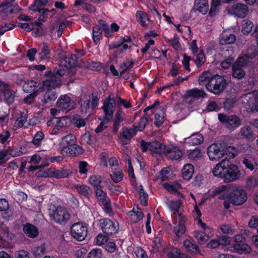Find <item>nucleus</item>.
Here are the masks:
<instances>
[{
	"mask_svg": "<svg viewBox=\"0 0 258 258\" xmlns=\"http://www.w3.org/2000/svg\"><path fill=\"white\" fill-rule=\"evenodd\" d=\"M102 34V30L98 26H95L93 29V40L96 43L97 41H99Z\"/></svg>",
	"mask_w": 258,
	"mask_h": 258,
	"instance_id": "de8ad7c7",
	"label": "nucleus"
},
{
	"mask_svg": "<svg viewBox=\"0 0 258 258\" xmlns=\"http://www.w3.org/2000/svg\"><path fill=\"white\" fill-rule=\"evenodd\" d=\"M232 77L238 80L241 79L245 76V72L242 67L233 64L232 66Z\"/></svg>",
	"mask_w": 258,
	"mask_h": 258,
	"instance_id": "cd10ccee",
	"label": "nucleus"
},
{
	"mask_svg": "<svg viewBox=\"0 0 258 258\" xmlns=\"http://www.w3.org/2000/svg\"><path fill=\"white\" fill-rule=\"evenodd\" d=\"M253 27V24L248 19L244 20L242 23V33L244 34H249Z\"/></svg>",
	"mask_w": 258,
	"mask_h": 258,
	"instance_id": "f704fd0d",
	"label": "nucleus"
},
{
	"mask_svg": "<svg viewBox=\"0 0 258 258\" xmlns=\"http://www.w3.org/2000/svg\"><path fill=\"white\" fill-rule=\"evenodd\" d=\"M85 100H84L83 103L81 106V111L82 113H86L89 108L90 102V96H85Z\"/></svg>",
	"mask_w": 258,
	"mask_h": 258,
	"instance_id": "8fccbe9b",
	"label": "nucleus"
},
{
	"mask_svg": "<svg viewBox=\"0 0 258 258\" xmlns=\"http://www.w3.org/2000/svg\"><path fill=\"white\" fill-rule=\"evenodd\" d=\"M227 83L223 76L218 75L212 77L206 84V89L216 95H219L226 88Z\"/></svg>",
	"mask_w": 258,
	"mask_h": 258,
	"instance_id": "f03ea898",
	"label": "nucleus"
},
{
	"mask_svg": "<svg viewBox=\"0 0 258 258\" xmlns=\"http://www.w3.org/2000/svg\"><path fill=\"white\" fill-rule=\"evenodd\" d=\"M217 239L220 245H227L229 244L231 241L230 238L225 235L219 236L217 237Z\"/></svg>",
	"mask_w": 258,
	"mask_h": 258,
	"instance_id": "052dcab7",
	"label": "nucleus"
},
{
	"mask_svg": "<svg viewBox=\"0 0 258 258\" xmlns=\"http://www.w3.org/2000/svg\"><path fill=\"white\" fill-rule=\"evenodd\" d=\"M236 40V36L232 33L224 32L219 40V44L222 45L233 44Z\"/></svg>",
	"mask_w": 258,
	"mask_h": 258,
	"instance_id": "5701e85b",
	"label": "nucleus"
},
{
	"mask_svg": "<svg viewBox=\"0 0 258 258\" xmlns=\"http://www.w3.org/2000/svg\"><path fill=\"white\" fill-rule=\"evenodd\" d=\"M4 91L5 100L8 104L13 103L16 97V92L10 89H5Z\"/></svg>",
	"mask_w": 258,
	"mask_h": 258,
	"instance_id": "c756f323",
	"label": "nucleus"
},
{
	"mask_svg": "<svg viewBox=\"0 0 258 258\" xmlns=\"http://www.w3.org/2000/svg\"><path fill=\"white\" fill-rule=\"evenodd\" d=\"M51 217L56 223L64 224L70 219V214L66 208L59 206L53 211Z\"/></svg>",
	"mask_w": 258,
	"mask_h": 258,
	"instance_id": "1a4fd4ad",
	"label": "nucleus"
},
{
	"mask_svg": "<svg viewBox=\"0 0 258 258\" xmlns=\"http://www.w3.org/2000/svg\"><path fill=\"white\" fill-rule=\"evenodd\" d=\"M242 162L245 167L250 170H253L254 169V166L257 165L256 162L253 160L247 158H244Z\"/></svg>",
	"mask_w": 258,
	"mask_h": 258,
	"instance_id": "5fc2aeb1",
	"label": "nucleus"
},
{
	"mask_svg": "<svg viewBox=\"0 0 258 258\" xmlns=\"http://www.w3.org/2000/svg\"><path fill=\"white\" fill-rule=\"evenodd\" d=\"M130 213L132 220L135 223L141 220L143 217V214L139 208H137V211H135L134 209Z\"/></svg>",
	"mask_w": 258,
	"mask_h": 258,
	"instance_id": "e433bc0d",
	"label": "nucleus"
},
{
	"mask_svg": "<svg viewBox=\"0 0 258 258\" xmlns=\"http://www.w3.org/2000/svg\"><path fill=\"white\" fill-rule=\"evenodd\" d=\"M22 148L12 147L9 148L7 151H8V154H9L12 157L19 156L22 154L23 152L21 151Z\"/></svg>",
	"mask_w": 258,
	"mask_h": 258,
	"instance_id": "09e8293b",
	"label": "nucleus"
},
{
	"mask_svg": "<svg viewBox=\"0 0 258 258\" xmlns=\"http://www.w3.org/2000/svg\"><path fill=\"white\" fill-rule=\"evenodd\" d=\"M103 232L107 235H112L117 232L119 224L115 223L109 219H102L99 221Z\"/></svg>",
	"mask_w": 258,
	"mask_h": 258,
	"instance_id": "9d476101",
	"label": "nucleus"
},
{
	"mask_svg": "<svg viewBox=\"0 0 258 258\" xmlns=\"http://www.w3.org/2000/svg\"><path fill=\"white\" fill-rule=\"evenodd\" d=\"M62 67L59 65L58 68H55L53 72L49 71L48 73V75L50 77L49 79H47L46 80H59L60 81V85L61 84V80L60 78L62 77L66 73L64 69H61Z\"/></svg>",
	"mask_w": 258,
	"mask_h": 258,
	"instance_id": "4be33fe9",
	"label": "nucleus"
},
{
	"mask_svg": "<svg viewBox=\"0 0 258 258\" xmlns=\"http://www.w3.org/2000/svg\"><path fill=\"white\" fill-rule=\"evenodd\" d=\"M234 250L239 253H248L251 250V248L248 244L244 242L236 243L233 245Z\"/></svg>",
	"mask_w": 258,
	"mask_h": 258,
	"instance_id": "393cba45",
	"label": "nucleus"
},
{
	"mask_svg": "<svg viewBox=\"0 0 258 258\" xmlns=\"http://www.w3.org/2000/svg\"><path fill=\"white\" fill-rule=\"evenodd\" d=\"M44 137V135L41 132H38L35 135L32 143L36 146H39Z\"/></svg>",
	"mask_w": 258,
	"mask_h": 258,
	"instance_id": "680f3d73",
	"label": "nucleus"
},
{
	"mask_svg": "<svg viewBox=\"0 0 258 258\" xmlns=\"http://www.w3.org/2000/svg\"><path fill=\"white\" fill-rule=\"evenodd\" d=\"M76 142V138L73 134H69L62 138V141L60 143V145L62 147V149L61 150V153L63 152L66 151V152L68 151V149L69 148V146L71 147L74 144H75Z\"/></svg>",
	"mask_w": 258,
	"mask_h": 258,
	"instance_id": "f3484780",
	"label": "nucleus"
},
{
	"mask_svg": "<svg viewBox=\"0 0 258 258\" xmlns=\"http://www.w3.org/2000/svg\"><path fill=\"white\" fill-rule=\"evenodd\" d=\"M27 114L24 112L21 113V116L17 120V126L19 127H22L27 120Z\"/></svg>",
	"mask_w": 258,
	"mask_h": 258,
	"instance_id": "e2e57ef3",
	"label": "nucleus"
},
{
	"mask_svg": "<svg viewBox=\"0 0 258 258\" xmlns=\"http://www.w3.org/2000/svg\"><path fill=\"white\" fill-rule=\"evenodd\" d=\"M137 130L123 127L120 133V139L123 145L128 144L133 136L136 134Z\"/></svg>",
	"mask_w": 258,
	"mask_h": 258,
	"instance_id": "4468645a",
	"label": "nucleus"
},
{
	"mask_svg": "<svg viewBox=\"0 0 258 258\" xmlns=\"http://www.w3.org/2000/svg\"><path fill=\"white\" fill-rule=\"evenodd\" d=\"M110 176L114 182L117 183L122 179L123 173L119 171L114 172L112 174L110 175Z\"/></svg>",
	"mask_w": 258,
	"mask_h": 258,
	"instance_id": "69168bd1",
	"label": "nucleus"
},
{
	"mask_svg": "<svg viewBox=\"0 0 258 258\" xmlns=\"http://www.w3.org/2000/svg\"><path fill=\"white\" fill-rule=\"evenodd\" d=\"M187 153L188 158L190 160H195L198 159L202 156L201 150L198 148H196L194 150L187 151Z\"/></svg>",
	"mask_w": 258,
	"mask_h": 258,
	"instance_id": "72a5a7b5",
	"label": "nucleus"
},
{
	"mask_svg": "<svg viewBox=\"0 0 258 258\" xmlns=\"http://www.w3.org/2000/svg\"><path fill=\"white\" fill-rule=\"evenodd\" d=\"M112 95H110L108 97L103 100V105L102 107L105 115L104 117L110 119L112 116L116 105L115 98L111 97Z\"/></svg>",
	"mask_w": 258,
	"mask_h": 258,
	"instance_id": "9b49d317",
	"label": "nucleus"
},
{
	"mask_svg": "<svg viewBox=\"0 0 258 258\" xmlns=\"http://www.w3.org/2000/svg\"><path fill=\"white\" fill-rule=\"evenodd\" d=\"M160 174L162 181H165L168 179L170 176V169L168 167L163 168L160 171Z\"/></svg>",
	"mask_w": 258,
	"mask_h": 258,
	"instance_id": "338daca9",
	"label": "nucleus"
},
{
	"mask_svg": "<svg viewBox=\"0 0 258 258\" xmlns=\"http://www.w3.org/2000/svg\"><path fill=\"white\" fill-rule=\"evenodd\" d=\"M102 255L101 251L99 249H93L88 254L89 258H101Z\"/></svg>",
	"mask_w": 258,
	"mask_h": 258,
	"instance_id": "774afa93",
	"label": "nucleus"
},
{
	"mask_svg": "<svg viewBox=\"0 0 258 258\" xmlns=\"http://www.w3.org/2000/svg\"><path fill=\"white\" fill-rule=\"evenodd\" d=\"M249 58V56L246 54L244 56L239 57L234 64L237 65V66L242 68L248 64V58Z\"/></svg>",
	"mask_w": 258,
	"mask_h": 258,
	"instance_id": "a18cd8bd",
	"label": "nucleus"
},
{
	"mask_svg": "<svg viewBox=\"0 0 258 258\" xmlns=\"http://www.w3.org/2000/svg\"><path fill=\"white\" fill-rule=\"evenodd\" d=\"M148 122V115L146 113L145 116L142 117L139 122V125L134 127V129H136L138 131H143L145 128L147 123Z\"/></svg>",
	"mask_w": 258,
	"mask_h": 258,
	"instance_id": "58836bf2",
	"label": "nucleus"
},
{
	"mask_svg": "<svg viewBox=\"0 0 258 258\" xmlns=\"http://www.w3.org/2000/svg\"><path fill=\"white\" fill-rule=\"evenodd\" d=\"M60 86L59 80H45L43 82L42 89L46 91L42 99V105L50 104L57 98V94L54 90Z\"/></svg>",
	"mask_w": 258,
	"mask_h": 258,
	"instance_id": "f257e3e1",
	"label": "nucleus"
},
{
	"mask_svg": "<svg viewBox=\"0 0 258 258\" xmlns=\"http://www.w3.org/2000/svg\"><path fill=\"white\" fill-rule=\"evenodd\" d=\"M243 139L249 142H253L255 140L254 134L249 126H244L242 127L239 134Z\"/></svg>",
	"mask_w": 258,
	"mask_h": 258,
	"instance_id": "aec40b11",
	"label": "nucleus"
},
{
	"mask_svg": "<svg viewBox=\"0 0 258 258\" xmlns=\"http://www.w3.org/2000/svg\"><path fill=\"white\" fill-rule=\"evenodd\" d=\"M134 64V62L133 61L128 60L125 62H123L120 66V68L122 69V71L120 72V75H123L125 72L130 70L133 67Z\"/></svg>",
	"mask_w": 258,
	"mask_h": 258,
	"instance_id": "49530a36",
	"label": "nucleus"
},
{
	"mask_svg": "<svg viewBox=\"0 0 258 258\" xmlns=\"http://www.w3.org/2000/svg\"><path fill=\"white\" fill-rule=\"evenodd\" d=\"M89 182L93 185L95 188L101 187L100 184L101 182V180L100 177H97L95 175L91 176L89 178Z\"/></svg>",
	"mask_w": 258,
	"mask_h": 258,
	"instance_id": "6e6d98bb",
	"label": "nucleus"
},
{
	"mask_svg": "<svg viewBox=\"0 0 258 258\" xmlns=\"http://www.w3.org/2000/svg\"><path fill=\"white\" fill-rule=\"evenodd\" d=\"M246 186L249 188H255L258 184V180L254 177H250L246 180Z\"/></svg>",
	"mask_w": 258,
	"mask_h": 258,
	"instance_id": "603ef678",
	"label": "nucleus"
},
{
	"mask_svg": "<svg viewBox=\"0 0 258 258\" xmlns=\"http://www.w3.org/2000/svg\"><path fill=\"white\" fill-rule=\"evenodd\" d=\"M224 143H214L210 145L207 149L209 159L212 160H218L225 155Z\"/></svg>",
	"mask_w": 258,
	"mask_h": 258,
	"instance_id": "423d86ee",
	"label": "nucleus"
},
{
	"mask_svg": "<svg viewBox=\"0 0 258 258\" xmlns=\"http://www.w3.org/2000/svg\"><path fill=\"white\" fill-rule=\"evenodd\" d=\"M227 160H228L225 159L222 160L213 169L212 173L215 176L221 177L223 179V174L225 171Z\"/></svg>",
	"mask_w": 258,
	"mask_h": 258,
	"instance_id": "a211bd4d",
	"label": "nucleus"
},
{
	"mask_svg": "<svg viewBox=\"0 0 258 258\" xmlns=\"http://www.w3.org/2000/svg\"><path fill=\"white\" fill-rule=\"evenodd\" d=\"M195 11H198L203 14L207 13L209 10V5L207 0H195L194 8Z\"/></svg>",
	"mask_w": 258,
	"mask_h": 258,
	"instance_id": "b1692460",
	"label": "nucleus"
},
{
	"mask_svg": "<svg viewBox=\"0 0 258 258\" xmlns=\"http://www.w3.org/2000/svg\"><path fill=\"white\" fill-rule=\"evenodd\" d=\"M56 106L59 110L69 111L73 108L71 98L67 95L59 97L57 101Z\"/></svg>",
	"mask_w": 258,
	"mask_h": 258,
	"instance_id": "ddd939ff",
	"label": "nucleus"
},
{
	"mask_svg": "<svg viewBox=\"0 0 258 258\" xmlns=\"http://www.w3.org/2000/svg\"><path fill=\"white\" fill-rule=\"evenodd\" d=\"M185 96L188 97L199 98L200 97L204 98L207 96V94L203 90L194 88L187 90L186 92Z\"/></svg>",
	"mask_w": 258,
	"mask_h": 258,
	"instance_id": "a878e982",
	"label": "nucleus"
},
{
	"mask_svg": "<svg viewBox=\"0 0 258 258\" xmlns=\"http://www.w3.org/2000/svg\"><path fill=\"white\" fill-rule=\"evenodd\" d=\"M48 173L49 177L59 179L69 177L72 172L70 170H57L55 168H50L48 169Z\"/></svg>",
	"mask_w": 258,
	"mask_h": 258,
	"instance_id": "2eb2a0df",
	"label": "nucleus"
},
{
	"mask_svg": "<svg viewBox=\"0 0 258 258\" xmlns=\"http://www.w3.org/2000/svg\"><path fill=\"white\" fill-rule=\"evenodd\" d=\"M237 101V100L235 97H229L226 98L223 102L224 108L227 110L230 109L233 107Z\"/></svg>",
	"mask_w": 258,
	"mask_h": 258,
	"instance_id": "c9c22d12",
	"label": "nucleus"
},
{
	"mask_svg": "<svg viewBox=\"0 0 258 258\" xmlns=\"http://www.w3.org/2000/svg\"><path fill=\"white\" fill-rule=\"evenodd\" d=\"M38 93H39V91L38 90L34 91L33 93L29 94V95H28L27 97H26L24 98V102L26 103L29 104H31L33 103L34 101V99H35V97H36L38 95Z\"/></svg>",
	"mask_w": 258,
	"mask_h": 258,
	"instance_id": "864d4df0",
	"label": "nucleus"
},
{
	"mask_svg": "<svg viewBox=\"0 0 258 258\" xmlns=\"http://www.w3.org/2000/svg\"><path fill=\"white\" fill-rule=\"evenodd\" d=\"M136 18L142 26L146 27L148 26L146 22H149V19L147 13L141 11H138L136 13Z\"/></svg>",
	"mask_w": 258,
	"mask_h": 258,
	"instance_id": "c85d7f7f",
	"label": "nucleus"
},
{
	"mask_svg": "<svg viewBox=\"0 0 258 258\" xmlns=\"http://www.w3.org/2000/svg\"><path fill=\"white\" fill-rule=\"evenodd\" d=\"M227 11L229 15L235 17L244 18L248 14L249 10L246 5L241 3H236L227 9Z\"/></svg>",
	"mask_w": 258,
	"mask_h": 258,
	"instance_id": "6e6552de",
	"label": "nucleus"
},
{
	"mask_svg": "<svg viewBox=\"0 0 258 258\" xmlns=\"http://www.w3.org/2000/svg\"><path fill=\"white\" fill-rule=\"evenodd\" d=\"M166 147V146L164 144L155 140L150 142L149 151L153 153L158 154H163Z\"/></svg>",
	"mask_w": 258,
	"mask_h": 258,
	"instance_id": "6ab92c4d",
	"label": "nucleus"
},
{
	"mask_svg": "<svg viewBox=\"0 0 258 258\" xmlns=\"http://www.w3.org/2000/svg\"><path fill=\"white\" fill-rule=\"evenodd\" d=\"M180 205L181 202L180 201L176 202L171 201L169 203L168 206L174 213H176L178 212Z\"/></svg>",
	"mask_w": 258,
	"mask_h": 258,
	"instance_id": "3c124183",
	"label": "nucleus"
},
{
	"mask_svg": "<svg viewBox=\"0 0 258 258\" xmlns=\"http://www.w3.org/2000/svg\"><path fill=\"white\" fill-rule=\"evenodd\" d=\"M67 61H69V67L75 68L76 67H81L78 62V57L76 55H71V56L66 57Z\"/></svg>",
	"mask_w": 258,
	"mask_h": 258,
	"instance_id": "a19ab883",
	"label": "nucleus"
},
{
	"mask_svg": "<svg viewBox=\"0 0 258 258\" xmlns=\"http://www.w3.org/2000/svg\"><path fill=\"white\" fill-rule=\"evenodd\" d=\"M75 188L76 189L77 191L81 195L87 196H88L89 193L91 192V189L89 187L87 186V185H76L75 186Z\"/></svg>",
	"mask_w": 258,
	"mask_h": 258,
	"instance_id": "79ce46f5",
	"label": "nucleus"
},
{
	"mask_svg": "<svg viewBox=\"0 0 258 258\" xmlns=\"http://www.w3.org/2000/svg\"><path fill=\"white\" fill-rule=\"evenodd\" d=\"M173 231L176 236L180 237L185 233V227L183 223H178Z\"/></svg>",
	"mask_w": 258,
	"mask_h": 258,
	"instance_id": "c03bdc74",
	"label": "nucleus"
},
{
	"mask_svg": "<svg viewBox=\"0 0 258 258\" xmlns=\"http://www.w3.org/2000/svg\"><path fill=\"white\" fill-rule=\"evenodd\" d=\"M38 87V83L33 80H28L23 86V90L27 93L34 91Z\"/></svg>",
	"mask_w": 258,
	"mask_h": 258,
	"instance_id": "2f4dec72",
	"label": "nucleus"
},
{
	"mask_svg": "<svg viewBox=\"0 0 258 258\" xmlns=\"http://www.w3.org/2000/svg\"><path fill=\"white\" fill-rule=\"evenodd\" d=\"M225 151V155H227L231 158H234L237 155V150L234 147L226 146L224 144V149Z\"/></svg>",
	"mask_w": 258,
	"mask_h": 258,
	"instance_id": "37998d69",
	"label": "nucleus"
},
{
	"mask_svg": "<svg viewBox=\"0 0 258 258\" xmlns=\"http://www.w3.org/2000/svg\"><path fill=\"white\" fill-rule=\"evenodd\" d=\"M244 103L251 112H258V90L249 92L242 96Z\"/></svg>",
	"mask_w": 258,
	"mask_h": 258,
	"instance_id": "0eeeda50",
	"label": "nucleus"
},
{
	"mask_svg": "<svg viewBox=\"0 0 258 258\" xmlns=\"http://www.w3.org/2000/svg\"><path fill=\"white\" fill-rule=\"evenodd\" d=\"M72 122L79 128L84 126L86 125L85 119L78 114L73 116Z\"/></svg>",
	"mask_w": 258,
	"mask_h": 258,
	"instance_id": "4c0bfd02",
	"label": "nucleus"
},
{
	"mask_svg": "<svg viewBox=\"0 0 258 258\" xmlns=\"http://www.w3.org/2000/svg\"><path fill=\"white\" fill-rule=\"evenodd\" d=\"M103 209L105 212L109 216H112L113 215V212L112 211L110 202V201H105L103 202Z\"/></svg>",
	"mask_w": 258,
	"mask_h": 258,
	"instance_id": "0e129e2a",
	"label": "nucleus"
},
{
	"mask_svg": "<svg viewBox=\"0 0 258 258\" xmlns=\"http://www.w3.org/2000/svg\"><path fill=\"white\" fill-rule=\"evenodd\" d=\"M87 228L79 223L74 224L71 228L72 235L79 241L85 239L87 235Z\"/></svg>",
	"mask_w": 258,
	"mask_h": 258,
	"instance_id": "f8f14e48",
	"label": "nucleus"
},
{
	"mask_svg": "<svg viewBox=\"0 0 258 258\" xmlns=\"http://www.w3.org/2000/svg\"><path fill=\"white\" fill-rule=\"evenodd\" d=\"M95 190L97 199L104 202L106 201V194L101 189V187L96 188Z\"/></svg>",
	"mask_w": 258,
	"mask_h": 258,
	"instance_id": "13d9d810",
	"label": "nucleus"
},
{
	"mask_svg": "<svg viewBox=\"0 0 258 258\" xmlns=\"http://www.w3.org/2000/svg\"><path fill=\"white\" fill-rule=\"evenodd\" d=\"M194 172V167L191 164L185 165L182 169V176L184 179L189 180Z\"/></svg>",
	"mask_w": 258,
	"mask_h": 258,
	"instance_id": "bb28decb",
	"label": "nucleus"
},
{
	"mask_svg": "<svg viewBox=\"0 0 258 258\" xmlns=\"http://www.w3.org/2000/svg\"><path fill=\"white\" fill-rule=\"evenodd\" d=\"M163 154L170 159H179L182 155L181 151L177 147H166Z\"/></svg>",
	"mask_w": 258,
	"mask_h": 258,
	"instance_id": "dca6fc26",
	"label": "nucleus"
},
{
	"mask_svg": "<svg viewBox=\"0 0 258 258\" xmlns=\"http://www.w3.org/2000/svg\"><path fill=\"white\" fill-rule=\"evenodd\" d=\"M241 172L238 166L233 164H230L227 160L225 171L223 176V180L226 183L236 180L240 177Z\"/></svg>",
	"mask_w": 258,
	"mask_h": 258,
	"instance_id": "39448f33",
	"label": "nucleus"
},
{
	"mask_svg": "<svg viewBox=\"0 0 258 258\" xmlns=\"http://www.w3.org/2000/svg\"><path fill=\"white\" fill-rule=\"evenodd\" d=\"M110 120V118H107V117H103V119L100 122L98 126L95 129V132L96 133H99L101 132L102 131H103L105 128H106L107 126H105L104 124L108 122Z\"/></svg>",
	"mask_w": 258,
	"mask_h": 258,
	"instance_id": "bf43d9fd",
	"label": "nucleus"
},
{
	"mask_svg": "<svg viewBox=\"0 0 258 258\" xmlns=\"http://www.w3.org/2000/svg\"><path fill=\"white\" fill-rule=\"evenodd\" d=\"M218 119L230 131H233L241 124V119L235 115H228L220 113L218 115Z\"/></svg>",
	"mask_w": 258,
	"mask_h": 258,
	"instance_id": "20e7f679",
	"label": "nucleus"
},
{
	"mask_svg": "<svg viewBox=\"0 0 258 258\" xmlns=\"http://www.w3.org/2000/svg\"><path fill=\"white\" fill-rule=\"evenodd\" d=\"M23 231L27 236L32 238L36 237L39 233L38 228L29 223L24 225Z\"/></svg>",
	"mask_w": 258,
	"mask_h": 258,
	"instance_id": "412c9836",
	"label": "nucleus"
},
{
	"mask_svg": "<svg viewBox=\"0 0 258 258\" xmlns=\"http://www.w3.org/2000/svg\"><path fill=\"white\" fill-rule=\"evenodd\" d=\"M247 199L245 191L240 187H232L227 196V199L235 206L243 204Z\"/></svg>",
	"mask_w": 258,
	"mask_h": 258,
	"instance_id": "7ed1b4c3",
	"label": "nucleus"
},
{
	"mask_svg": "<svg viewBox=\"0 0 258 258\" xmlns=\"http://www.w3.org/2000/svg\"><path fill=\"white\" fill-rule=\"evenodd\" d=\"M204 137L202 135L195 134L190 137V143L194 145H200L203 142Z\"/></svg>",
	"mask_w": 258,
	"mask_h": 258,
	"instance_id": "ea45409f",
	"label": "nucleus"
},
{
	"mask_svg": "<svg viewBox=\"0 0 258 258\" xmlns=\"http://www.w3.org/2000/svg\"><path fill=\"white\" fill-rule=\"evenodd\" d=\"M68 150L70 155L74 156L80 155L84 152V150L82 147L76 144V143L69 147Z\"/></svg>",
	"mask_w": 258,
	"mask_h": 258,
	"instance_id": "473e14b6",
	"label": "nucleus"
},
{
	"mask_svg": "<svg viewBox=\"0 0 258 258\" xmlns=\"http://www.w3.org/2000/svg\"><path fill=\"white\" fill-rule=\"evenodd\" d=\"M11 6L10 3H3L0 5V13L8 15L10 13Z\"/></svg>",
	"mask_w": 258,
	"mask_h": 258,
	"instance_id": "4d7b16f0",
	"label": "nucleus"
},
{
	"mask_svg": "<svg viewBox=\"0 0 258 258\" xmlns=\"http://www.w3.org/2000/svg\"><path fill=\"white\" fill-rule=\"evenodd\" d=\"M122 113V111L120 109H118L115 114L113 127V131L114 133L117 132L119 124L123 119Z\"/></svg>",
	"mask_w": 258,
	"mask_h": 258,
	"instance_id": "7c9ffc66",
	"label": "nucleus"
}]
</instances>
